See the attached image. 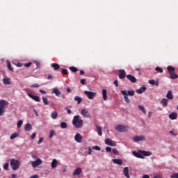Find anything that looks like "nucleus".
I'll list each match as a JSON object with an SVG mask.
<instances>
[{
  "label": "nucleus",
  "mask_w": 178,
  "mask_h": 178,
  "mask_svg": "<svg viewBox=\"0 0 178 178\" xmlns=\"http://www.w3.org/2000/svg\"><path fill=\"white\" fill-rule=\"evenodd\" d=\"M74 101L77 102L78 104H81V101H83V98L79 97V96H75L74 97Z\"/></svg>",
  "instance_id": "30"
},
{
  "label": "nucleus",
  "mask_w": 178,
  "mask_h": 178,
  "mask_svg": "<svg viewBox=\"0 0 178 178\" xmlns=\"http://www.w3.org/2000/svg\"><path fill=\"white\" fill-rule=\"evenodd\" d=\"M102 97H103L104 101H106V99H108V95L106 93V90L105 89L102 90Z\"/></svg>",
  "instance_id": "28"
},
{
  "label": "nucleus",
  "mask_w": 178,
  "mask_h": 178,
  "mask_svg": "<svg viewBox=\"0 0 178 178\" xmlns=\"http://www.w3.org/2000/svg\"><path fill=\"white\" fill-rule=\"evenodd\" d=\"M97 129L98 135L99 136H102V129L101 128V127L97 126Z\"/></svg>",
  "instance_id": "39"
},
{
  "label": "nucleus",
  "mask_w": 178,
  "mask_h": 178,
  "mask_svg": "<svg viewBox=\"0 0 178 178\" xmlns=\"http://www.w3.org/2000/svg\"><path fill=\"white\" fill-rule=\"evenodd\" d=\"M67 110V113H68V115H70V113H72V110L69 109L68 108H66Z\"/></svg>",
  "instance_id": "59"
},
{
  "label": "nucleus",
  "mask_w": 178,
  "mask_h": 178,
  "mask_svg": "<svg viewBox=\"0 0 178 178\" xmlns=\"http://www.w3.org/2000/svg\"><path fill=\"white\" fill-rule=\"evenodd\" d=\"M38 175H37L30 177V178H38Z\"/></svg>",
  "instance_id": "64"
},
{
  "label": "nucleus",
  "mask_w": 178,
  "mask_h": 178,
  "mask_svg": "<svg viewBox=\"0 0 178 178\" xmlns=\"http://www.w3.org/2000/svg\"><path fill=\"white\" fill-rule=\"evenodd\" d=\"M118 72H119V75H118L119 79H120L121 80H123V79L126 77V71H124V70H120Z\"/></svg>",
  "instance_id": "10"
},
{
  "label": "nucleus",
  "mask_w": 178,
  "mask_h": 178,
  "mask_svg": "<svg viewBox=\"0 0 178 178\" xmlns=\"http://www.w3.org/2000/svg\"><path fill=\"white\" fill-rule=\"evenodd\" d=\"M39 91H40V92H41L42 94H47V92H46L45 90H40Z\"/></svg>",
  "instance_id": "62"
},
{
  "label": "nucleus",
  "mask_w": 178,
  "mask_h": 178,
  "mask_svg": "<svg viewBox=\"0 0 178 178\" xmlns=\"http://www.w3.org/2000/svg\"><path fill=\"white\" fill-rule=\"evenodd\" d=\"M51 119H56V118H58V113L56 111H53L51 113Z\"/></svg>",
  "instance_id": "32"
},
{
  "label": "nucleus",
  "mask_w": 178,
  "mask_h": 178,
  "mask_svg": "<svg viewBox=\"0 0 178 178\" xmlns=\"http://www.w3.org/2000/svg\"><path fill=\"white\" fill-rule=\"evenodd\" d=\"M124 99L127 104H130V99H129V97L124 95Z\"/></svg>",
  "instance_id": "44"
},
{
  "label": "nucleus",
  "mask_w": 178,
  "mask_h": 178,
  "mask_svg": "<svg viewBox=\"0 0 178 178\" xmlns=\"http://www.w3.org/2000/svg\"><path fill=\"white\" fill-rule=\"evenodd\" d=\"M3 83L5 84V86H10V84H12L10 78H8V76H6L3 79Z\"/></svg>",
  "instance_id": "14"
},
{
  "label": "nucleus",
  "mask_w": 178,
  "mask_h": 178,
  "mask_svg": "<svg viewBox=\"0 0 178 178\" xmlns=\"http://www.w3.org/2000/svg\"><path fill=\"white\" fill-rule=\"evenodd\" d=\"M42 140H43L42 138H39V140H38V145H40V144H41V143H42Z\"/></svg>",
  "instance_id": "58"
},
{
  "label": "nucleus",
  "mask_w": 178,
  "mask_h": 178,
  "mask_svg": "<svg viewBox=\"0 0 178 178\" xmlns=\"http://www.w3.org/2000/svg\"><path fill=\"white\" fill-rule=\"evenodd\" d=\"M81 83L84 86V84H86V79H81Z\"/></svg>",
  "instance_id": "61"
},
{
  "label": "nucleus",
  "mask_w": 178,
  "mask_h": 178,
  "mask_svg": "<svg viewBox=\"0 0 178 178\" xmlns=\"http://www.w3.org/2000/svg\"><path fill=\"white\" fill-rule=\"evenodd\" d=\"M19 136V133L15 132L14 134H13L10 136V140H15V138H16V137H17Z\"/></svg>",
  "instance_id": "33"
},
{
  "label": "nucleus",
  "mask_w": 178,
  "mask_h": 178,
  "mask_svg": "<svg viewBox=\"0 0 178 178\" xmlns=\"http://www.w3.org/2000/svg\"><path fill=\"white\" fill-rule=\"evenodd\" d=\"M170 79H172V80H175V79H178V75L176 74L175 72L170 74Z\"/></svg>",
  "instance_id": "34"
},
{
  "label": "nucleus",
  "mask_w": 178,
  "mask_h": 178,
  "mask_svg": "<svg viewBox=\"0 0 178 178\" xmlns=\"http://www.w3.org/2000/svg\"><path fill=\"white\" fill-rule=\"evenodd\" d=\"M30 163L32 166V168H37V166H40L42 163V160L40 159H37L34 161H30Z\"/></svg>",
  "instance_id": "5"
},
{
  "label": "nucleus",
  "mask_w": 178,
  "mask_h": 178,
  "mask_svg": "<svg viewBox=\"0 0 178 178\" xmlns=\"http://www.w3.org/2000/svg\"><path fill=\"white\" fill-rule=\"evenodd\" d=\"M7 66L10 72H13V67H12V64H10V62L7 61Z\"/></svg>",
  "instance_id": "40"
},
{
  "label": "nucleus",
  "mask_w": 178,
  "mask_h": 178,
  "mask_svg": "<svg viewBox=\"0 0 178 178\" xmlns=\"http://www.w3.org/2000/svg\"><path fill=\"white\" fill-rule=\"evenodd\" d=\"M25 67H30L31 66V63H28L24 65Z\"/></svg>",
  "instance_id": "55"
},
{
  "label": "nucleus",
  "mask_w": 178,
  "mask_h": 178,
  "mask_svg": "<svg viewBox=\"0 0 178 178\" xmlns=\"http://www.w3.org/2000/svg\"><path fill=\"white\" fill-rule=\"evenodd\" d=\"M70 70H71V72H72L73 73H76V72H79V69H77V67H70Z\"/></svg>",
  "instance_id": "36"
},
{
  "label": "nucleus",
  "mask_w": 178,
  "mask_h": 178,
  "mask_svg": "<svg viewBox=\"0 0 178 178\" xmlns=\"http://www.w3.org/2000/svg\"><path fill=\"white\" fill-rule=\"evenodd\" d=\"M51 67H53L54 70L56 71V70H59V69H60V65H59V64L58 63H53L51 65Z\"/></svg>",
  "instance_id": "24"
},
{
  "label": "nucleus",
  "mask_w": 178,
  "mask_h": 178,
  "mask_svg": "<svg viewBox=\"0 0 178 178\" xmlns=\"http://www.w3.org/2000/svg\"><path fill=\"white\" fill-rule=\"evenodd\" d=\"M133 155L134 156H136V158H140V159H144V156H143V154H141V151H139L138 152H132Z\"/></svg>",
  "instance_id": "17"
},
{
  "label": "nucleus",
  "mask_w": 178,
  "mask_h": 178,
  "mask_svg": "<svg viewBox=\"0 0 178 178\" xmlns=\"http://www.w3.org/2000/svg\"><path fill=\"white\" fill-rule=\"evenodd\" d=\"M22 124H23V120H21L17 122V127L20 129V127H22Z\"/></svg>",
  "instance_id": "42"
},
{
  "label": "nucleus",
  "mask_w": 178,
  "mask_h": 178,
  "mask_svg": "<svg viewBox=\"0 0 178 178\" xmlns=\"http://www.w3.org/2000/svg\"><path fill=\"white\" fill-rule=\"evenodd\" d=\"M127 79H128L131 83H137V79L131 74L127 75Z\"/></svg>",
  "instance_id": "11"
},
{
  "label": "nucleus",
  "mask_w": 178,
  "mask_h": 178,
  "mask_svg": "<svg viewBox=\"0 0 178 178\" xmlns=\"http://www.w3.org/2000/svg\"><path fill=\"white\" fill-rule=\"evenodd\" d=\"M114 85L115 87H119V83L118 82V80L114 81Z\"/></svg>",
  "instance_id": "57"
},
{
  "label": "nucleus",
  "mask_w": 178,
  "mask_h": 178,
  "mask_svg": "<svg viewBox=\"0 0 178 178\" xmlns=\"http://www.w3.org/2000/svg\"><path fill=\"white\" fill-rule=\"evenodd\" d=\"M31 129H33V127L31 126V124H26L24 126V130L25 131H31Z\"/></svg>",
  "instance_id": "25"
},
{
  "label": "nucleus",
  "mask_w": 178,
  "mask_h": 178,
  "mask_svg": "<svg viewBox=\"0 0 178 178\" xmlns=\"http://www.w3.org/2000/svg\"><path fill=\"white\" fill-rule=\"evenodd\" d=\"M61 73L63 76L69 74V72H67V70L65 68L61 69Z\"/></svg>",
  "instance_id": "38"
},
{
  "label": "nucleus",
  "mask_w": 178,
  "mask_h": 178,
  "mask_svg": "<svg viewBox=\"0 0 178 178\" xmlns=\"http://www.w3.org/2000/svg\"><path fill=\"white\" fill-rule=\"evenodd\" d=\"M92 152V149H91V147H88V155H91Z\"/></svg>",
  "instance_id": "54"
},
{
  "label": "nucleus",
  "mask_w": 178,
  "mask_h": 178,
  "mask_svg": "<svg viewBox=\"0 0 178 178\" xmlns=\"http://www.w3.org/2000/svg\"><path fill=\"white\" fill-rule=\"evenodd\" d=\"M72 124L75 126L76 129H80L83 127V120L80 119L79 115H75L73 118Z\"/></svg>",
  "instance_id": "1"
},
{
  "label": "nucleus",
  "mask_w": 178,
  "mask_h": 178,
  "mask_svg": "<svg viewBox=\"0 0 178 178\" xmlns=\"http://www.w3.org/2000/svg\"><path fill=\"white\" fill-rule=\"evenodd\" d=\"M169 118L171 119V120H175V119H177V113H171L169 115Z\"/></svg>",
  "instance_id": "26"
},
{
  "label": "nucleus",
  "mask_w": 178,
  "mask_h": 178,
  "mask_svg": "<svg viewBox=\"0 0 178 178\" xmlns=\"http://www.w3.org/2000/svg\"><path fill=\"white\" fill-rule=\"evenodd\" d=\"M35 136H36L35 133H33V134L31 135V139H32V140H34V138H35Z\"/></svg>",
  "instance_id": "60"
},
{
  "label": "nucleus",
  "mask_w": 178,
  "mask_h": 178,
  "mask_svg": "<svg viewBox=\"0 0 178 178\" xmlns=\"http://www.w3.org/2000/svg\"><path fill=\"white\" fill-rule=\"evenodd\" d=\"M56 134H55V131L54 130H51L50 131V135H49V138H52V137H54V136H56Z\"/></svg>",
  "instance_id": "45"
},
{
  "label": "nucleus",
  "mask_w": 178,
  "mask_h": 178,
  "mask_svg": "<svg viewBox=\"0 0 178 178\" xmlns=\"http://www.w3.org/2000/svg\"><path fill=\"white\" fill-rule=\"evenodd\" d=\"M81 115H82L83 118H90V113H88V111H87V109L86 108L81 110Z\"/></svg>",
  "instance_id": "12"
},
{
  "label": "nucleus",
  "mask_w": 178,
  "mask_h": 178,
  "mask_svg": "<svg viewBox=\"0 0 178 178\" xmlns=\"http://www.w3.org/2000/svg\"><path fill=\"white\" fill-rule=\"evenodd\" d=\"M9 103H8V102H6V100L5 99H1L0 100V108L5 109L6 106H8Z\"/></svg>",
  "instance_id": "13"
},
{
  "label": "nucleus",
  "mask_w": 178,
  "mask_h": 178,
  "mask_svg": "<svg viewBox=\"0 0 178 178\" xmlns=\"http://www.w3.org/2000/svg\"><path fill=\"white\" fill-rule=\"evenodd\" d=\"M123 174L126 176L127 178H130V175H129V167L124 168Z\"/></svg>",
  "instance_id": "23"
},
{
  "label": "nucleus",
  "mask_w": 178,
  "mask_h": 178,
  "mask_svg": "<svg viewBox=\"0 0 178 178\" xmlns=\"http://www.w3.org/2000/svg\"><path fill=\"white\" fill-rule=\"evenodd\" d=\"M105 144L106 145H110V147H116V142L109 138L105 139Z\"/></svg>",
  "instance_id": "6"
},
{
  "label": "nucleus",
  "mask_w": 178,
  "mask_h": 178,
  "mask_svg": "<svg viewBox=\"0 0 178 178\" xmlns=\"http://www.w3.org/2000/svg\"><path fill=\"white\" fill-rule=\"evenodd\" d=\"M138 108L140 109V111H141L144 113V115L147 113V111H145V108H144L143 106L139 105Z\"/></svg>",
  "instance_id": "35"
},
{
  "label": "nucleus",
  "mask_w": 178,
  "mask_h": 178,
  "mask_svg": "<svg viewBox=\"0 0 178 178\" xmlns=\"http://www.w3.org/2000/svg\"><path fill=\"white\" fill-rule=\"evenodd\" d=\"M113 162L115 165H123V160L120 159H113Z\"/></svg>",
  "instance_id": "16"
},
{
  "label": "nucleus",
  "mask_w": 178,
  "mask_h": 178,
  "mask_svg": "<svg viewBox=\"0 0 178 178\" xmlns=\"http://www.w3.org/2000/svg\"><path fill=\"white\" fill-rule=\"evenodd\" d=\"M171 178H178V172L174 173L172 175L170 176Z\"/></svg>",
  "instance_id": "51"
},
{
  "label": "nucleus",
  "mask_w": 178,
  "mask_h": 178,
  "mask_svg": "<svg viewBox=\"0 0 178 178\" xmlns=\"http://www.w3.org/2000/svg\"><path fill=\"white\" fill-rule=\"evenodd\" d=\"M156 72H159V73H163V70L159 67H156L155 68Z\"/></svg>",
  "instance_id": "43"
},
{
  "label": "nucleus",
  "mask_w": 178,
  "mask_h": 178,
  "mask_svg": "<svg viewBox=\"0 0 178 178\" xmlns=\"http://www.w3.org/2000/svg\"><path fill=\"white\" fill-rule=\"evenodd\" d=\"M145 140V137L144 136H136L133 137L134 143H138V141H144Z\"/></svg>",
  "instance_id": "8"
},
{
  "label": "nucleus",
  "mask_w": 178,
  "mask_h": 178,
  "mask_svg": "<svg viewBox=\"0 0 178 178\" xmlns=\"http://www.w3.org/2000/svg\"><path fill=\"white\" fill-rule=\"evenodd\" d=\"M113 153L115 155H119V152L118 151V149H116V148L113 149Z\"/></svg>",
  "instance_id": "47"
},
{
  "label": "nucleus",
  "mask_w": 178,
  "mask_h": 178,
  "mask_svg": "<svg viewBox=\"0 0 178 178\" xmlns=\"http://www.w3.org/2000/svg\"><path fill=\"white\" fill-rule=\"evenodd\" d=\"M83 94L88 97V99H94V98H95V96L97 95L96 92L87 90H85L83 92Z\"/></svg>",
  "instance_id": "4"
},
{
  "label": "nucleus",
  "mask_w": 178,
  "mask_h": 178,
  "mask_svg": "<svg viewBox=\"0 0 178 178\" xmlns=\"http://www.w3.org/2000/svg\"><path fill=\"white\" fill-rule=\"evenodd\" d=\"M32 88H38V87H40V85L38 83H34L31 86Z\"/></svg>",
  "instance_id": "48"
},
{
  "label": "nucleus",
  "mask_w": 178,
  "mask_h": 178,
  "mask_svg": "<svg viewBox=\"0 0 178 178\" xmlns=\"http://www.w3.org/2000/svg\"><path fill=\"white\" fill-rule=\"evenodd\" d=\"M61 129H67V123L63 122L60 123Z\"/></svg>",
  "instance_id": "37"
},
{
  "label": "nucleus",
  "mask_w": 178,
  "mask_h": 178,
  "mask_svg": "<svg viewBox=\"0 0 178 178\" xmlns=\"http://www.w3.org/2000/svg\"><path fill=\"white\" fill-rule=\"evenodd\" d=\"M42 101L44 105H48V104H49V102H48V99L47 97H43Z\"/></svg>",
  "instance_id": "41"
},
{
  "label": "nucleus",
  "mask_w": 178,
  "mask_h": 178,
  "mask_svg": "<svg viewBox=\"0 0 178 178\" xmlns=\"http://www.w3.org/2000/svg\"><path fill=\"white\" fill-rule=\"evenodd\" d=\"M115 130L120 133H126L129 131V127L126 125H118L115 127Z\"/></svg>",
  "instance_id": "3"
},
{
  "label": "nucleus",
  "mask_w": 178,
  "mask_h": 178,
  "mask_svg": "<svg viewBox=\"0 0 178 178\" xmlns=\"http://www.w3.org/2000/svg\"><path fill=\"white\" fill-rule=\"evenodd\" d=\"M120 92L121 94H122V95H125V96L129 95L130 97H133V95H134L135 94L134 90H129V91L121 90Z\"/></svg>",
  "instance_id": "7"
},
{
  "label": "nucleus",
  "mask_w": 178,
  "mask_h": 178,
  "mask_svg": "<svg viewBox=\"0 0 178 178\" xmlns=\"http://www.w3.org/2000/svg\"><path fill=\"white\" fill-rule=\"evenodd\" d=\"M168 99L164 98L161 100V104H162V106L166 107L168 106Z\"/></svg>",
  "instance_id": "29"
},
{
  "label": "nucleus",
  "mask_w": 178,
  "mask_h": 178,
  "mask_svg": "<svg viewBox=\"0 0 178 178\" xmlns=\"http://www.w3.org/2000/svg\"><path fill=\"white\" fill-rule=\"evenodd\" d=\"M147 90V87L145 86H143L140 88V89L136 90L137 94H143V92H145V91Z\"/></svg>",
  "instance_id": "20"
},
{
  "label": "nucleus",
  "mask_w": 178,
  "mask_h": 178,
  "mask_svg": "<svg viewBox=\"0 0 178 178\" xmlns=\"http://www.w3.org/2000/svg\"><path fill=\"white\" fill-rule=\"evenodd\" d=\"M52 94H55L56 97H59L61 94V92L59 91V89L57 88H54L52 89Z\"/></svg>",
  "instance_id": "21"
},
{
  "label": "nucleus",
  "mask_w": 178,
  "mask_h": 178,
  "mask_svg": "<svg viewBox=\"0 0 178 178\" xmlns=\"http://www.w3.org/2000/svg\"><path fill=\"white\" fill-rule=\"evenodd\" d=\"M149 83L152 84V86H155V80L154 79L149 80Z\"/></svg>",
  "instance_id": "52"
},
{
  "label": "nucleus",
  "mask_w": 178,
  "mask_h": 178,
  "mask_svg": "<svg viewBox=\"0 0 178 178\" xmlns=\"http://www.w3.org/2000/svg\"><path fill=\"white\" fill-rule=\"evenodd\" d=\"M106 152H111L112 148H111L110 147H106Z\"/></svg>",
  "instance_id": "53"
},
{
  "label": "nucleus",
  "mask_w": 178,
  "mask_h": 178,
  "mask_svg": "<svg viewBox=\"0 0 178 178\" xmlns=\"http://www.w3.org/2000/svg\"><path fill=\"white\" fill-rule=\"evenodd\" d=\"M168 99H172L173 98V95L172 94V90H169L166 95Z\"/></svg>",
  "instance_id": "31"
},
{
  "label": "nucleus",
  "mask_w": 178,
  "mask_h": 178,
  "mask_svg": "<svg viewBox=\"0 0 178 178\" xmlns=\"http://www.w3.org/2000/svg\"><path fill=\"white\" fill-rule=\"evenodd\" d=\"M5 113V108H2L0 107V116H2Z\"/></svg>",
  "instance_id": "49"
},
{
  "label": "nucleus",
  "mask_w": 178,
  "mask_h": 178,
  "mask_svg": "<svg viewBox=\"0 0 178 178\" xmlns=\"http://www.w3.org/2000/svg\"><path fill=\"white\" fill-rule=\"evenodd\" d=\"M10 166H12L13 170H17L20 168V161L13 159L10 160Z\"/></svg>",
  "instance_id": "2"
},
{
  "label": "nucleus",
  "mask_w": 178,
  "mask_h": 178,
  "mask_svg": "<svg viewBox=\"0 0 178 178\" xmlns=\"http://www.w3.org/2000/svg\"><path fill=\"white\" fill-rule=\"evenodd\" d=\"M140 153L142 154V156H151V155H152V152L145 150H140Z\"/></svg>",
  "instance_id": "18"
},
{
  "label": "nucleus",
  "mask_w": 178,
  "mask_h": 178,
  "mask_svg": "<svg viewBox=\"0 0 178 178\" xmlns=\"http://www.w3.org/2000/svg\"><path fill=\"white\" fill-rule=\"evenodd\" d=\"M81 172H82L81 168H77L73 172V176H77L78 175H80V173H81Z\"/></svg>",
  "instance_id": "22"
},
{
  "label": "nucleus",
  "mask_w": 178,
  "mask_h": 178,
  "mask_svg": "<svg viewBox=\"0 0 178 178\" xmlns=\"http://www.w3.org/2000/svg\"><path fill=\"white\" fill-rule=\"evenodd\" d=\"M58 163H59V161H58V160H56V159H54L51 162V164L52 169H55V168H56V166H58Z\"/></svg>",
  "instance_id": "19"
},
{
  "label": "nucleus",
  "mask_w": 178,
  "mask_h": 178,
  "mask_svg": "<svg viewBox=\"0 0 178 178\" xmlns=\"http://www.w3.org/2000/svg\"><path fill=\"white\" fill-rule=\"evenodd\" d=\"M167 70H168L169 74H171L172 73H175V71L176 70V69L172 66H168L167 67Z\"/></svg>",
  "instance_id": "27"
},
{
  "label": "nucleus",
  "mask_w": 178,
  "mask_h": 178,
  "mask_svg": "<svg viewBox=\"0 0 178 178\" xmlns=\"http://www.w3.org/2000/svg\"><path fill=\"white\" fill-rule=\"evenodd\" d=\"M142 178H149V175H144Z\"/></svg>",
  "instance_id": "63"
},
{
  "label": "nucleus",
  "mask_w": 178,
  "mask_h": 178,
  "mask_svg": "<svg viewBox=\"0 0 178 178\" xmlns=\"http://www.w3.org/2000/svg\"><path fill=\"white\" fill-rule=\"evenodd\" d=\"M3 169H5V170H9V163H6L4 166H3Z\"/></svg>",
  "instance_id": "46"
},
{
  "label": "nucleus",
  "mask_w": 178,
  "mask_h": 178,
  "mask_svg": "<svg viewBox=\"0 0 178 178\" xmlns=\"http://www.w3.org/2000/svg\"><path fill=\"white\" fill-rule=\"evenodd\" d=\"M74 140L76 141V143H81V140H83V136L80 135V134H76L74 136Z\"/></svg>",
  "instance_id": "15"
},
{
  "label": "nucleus",
  "mask_w": 178,
  "mask_h": 178,
  "mask_svg": "<svg viewBox=\"0 0 178 178\" xmlns=\"http://www.w3.org/2000/svg\"><path fill=\"white\" fill-rule=\"evenodd\" d=\"M92 149H96V151H101V147H99V146H94L92 147Z\"/></svg>",
  "instance_id": "50"
},
{
  "label": "nucleus",
  "mask_w": 178,
  "mask_h": 178,
  "mask_svg": "<svg viewBox=\"0 0 178 178\" xmlns=\"http://www.w3.org/2000/svg\"><path fill=\"white\" fill-rule=\"evenodd\" d=\"M16 66H17V67H22V66H23V64H22L21 63H17L16 64Z\"/></svg>",
  "instance_id": "56"
},
{
  "label": "nucleus",
  "mask_w": 178,
  "mask_h": 178,
  "mask_svg": "<svg viewBox=\"0 0 178 178\" xmlns=\"http://www.w3.org/2000/svg\"><path fill=\"white\" fill-rule=\"evenodd\" d=\"M27 95L29 96V98H31L32 99H33V101H35L36 102H41L40 97H38L37 95H33L31 93H27Z\"/></svg>",
  "instance_id": "9"
}]
</instances>
